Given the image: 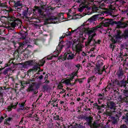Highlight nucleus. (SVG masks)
Instances as JSON below:
<instances>
[{
	"mask_svg": "<svg viewBox=\"0 0 128 128\" xmlns=\"http://www.w3.org/2000/svg\"><path fill=\"white\" fill-rule=\"evenodd\" d=\"M98 26L94 27L88 30V34L89 36L88 42H86L85 43L86 46H88V44H90L92 42V40L94 36H96V30H98Z\"/></svg>",
	"mask_w": 128,
	"mask_h": 128,
	"instance_id": "nucleus-1",
	"label": "nucleus"
},
{
	"mask_svg": "<svg viewBox=\"0 0 128 128\" xmlns=\"http://www.w3.org/2000/svg\"><path fill=\"white\" fill-rule=\"evenodd\" d=\"M8 26L10 28H14L16 26H18L22 24V21L20 20L16 19L14 17H8Z\"/></svg>",
	"mask_w": 128,
	"mask_h": 128,
	"instance_id": "nucleus-2",
	"label": "nucleus"
},
{
	"mask_svg": "<svg viewBox=\"0 0 128 128\" xmlns=\"http://www.w3.org/2000/svg\"><path fill=\"white\" fill-rule=\"evenodd\" d=\"M106 66H104L103 70L100 69V64H98L96 66V68H94V71L96 72H98L99 74H102L104 70H106L104 68Z\"/></svg>",
	"mask_w": 128,
	"mask_h": 128,
	"instance_id": "nucleus-3",
	"label": "nucleus"
},
{
	"mask_svg": "<svg viewBox=\"0 0 128 128\" xmlns=\"http://www.w3.org/2000/svg\"><path fill=\"white\" fill-rule=\"evenodd\" d=\"M63 48V46H58L57 47H56V51L54 52V54H56V55H54L53 56L54 58H56V56H58V54H60V52H61L62 50V48Z\"/></svg>",
	"mask_w": 128,
	"mask_h": 128,
	"instance_id": "nucleus-4",
	"label": "nucleus"
},
{
	"mask_svg": "<svg viewBox=\"0 0 128 128\" xmlns=\"http://www.w3.org/2000/svg\"><path fill=\"white\" fill-rule=\"evenodd\" d=\"M65 60H72L74 58V54L72 53H65L64 54Z\"/></svg>",
	"mask_w": 128,
	"mask_h": 128,
	"instance_id": "nucleus-5",
	"label": "nucleus"
},
{
	"mask_svg": "<svg viewBox=\"0 0 128 128\" xmlns=\"http://www.w3.org/2000/svg\"><path fill=\"white\" fill-rule=\"evenodd\" d=\"M120 34H118L117 35L114 36L112 41L116 43L120 42Z\"/></svg>",
	"mask_w": 128,
	"mask_h": 128,
	"instance_id": "nucleus-6",
	"label": "nucleus"
},
{
	"mask_svg": "<svg viewBox=\"0 0 128 128\" xmlns=\"http://www.w3.org/2000/svg\"><path fill=\"white\" fill-rule=\"evenodd\" d=\"M84 48V46L81 44H78L76 46V52H82V49Z\"/></svg>",
	"mask_w": 128,
	"mask_h": 128,
	"instance_id": "nucleus-7",
	"label": "nucleus"
},
{
	"mask_svg": "<svg viewBox=\"0 0 128 128\" xmlns=\"http://www.w3.org/2000/svg\"><path fill=\"white\" fill-rule=\"evenodd\" d=\"M73 77H71L70 78L68 79H63L61 80L62 84H68L72 80Z\"/></svg>",
	"mask_w": 128,
	"mask_h": 128,
	"instance_id": "nucleus-8",
	"label": "nucleus"
},
{
	"mask_svg": "<svg viewBox=\"0 0 128 128\" xmlns=\"http://www.w3.org/2000/svg\"><path fill=\"white\" fill-rule=\"evenodd\" d=\"M32 60L27 61L24 64L23 68H26L28 66H32Z\"/></svg>",
	"mask_w": 128,
	"mask_h": 128,
	"instance_id": "nucleus-9",
	"label": "nucleus"
},
{
	"mask_svg": "<svg viewBox=\"0 0 128 128\" xmlns=\"http://www.w3.org/2000/svg\"><path fill=\"white\" fill-rule=\"evenodd\" d=\"M10 120H12V118H6L4 121V124H6V126H10Z\"/></svg>",
	"mask_w": 128,
	"mask_h": 128,
	"instance_id": "nucleus-10",
	"label": "nucleus"
},
{
	"mask_svg": "<svg viewBox=\"0 0 128 128\" xmlns=\"http://www.w3.org/2000/svg\"><path fill=\"white\" fill-rule=\"evenodd\" d=\"M20 46L26 48L28 46V44L27 42H23L22 43L20 44Z\"/></svg>",
	"mask_w": 128,
	"mask_h": 128,
	"instance_id": "nucleus-11",
	"label": "nucleus"
},
{
	"mask_svg": "<svg viewBox=\"0 0 128 128\" xmlns=\"http://www.w3.org/2000/svg\"><path fill=\"white\" fill-rule=\"evenodd\" d=\"M114 106H116V104L113 102H111L108 104V107L111 110H112L114 108Z\"/></svg>",
	"mask_w": 128,
	"mask_h": 128,
	"instance_id": "nucleus-12",
	"label": "nucleus"
},
{
	"mask_svg": "<svg viewBox=\"0 0 128 128\" xmlns=\"http://www.w3.org/2000/svg\"><path fill=\"white\" fill-rule=\"evenodd\" d=\"M15 6V8H18V6H22V4H20V2H18L16 3L15 2H14Z\"/></svg>",
	"mask_w": 128,
	"mask_h": 128,
	"instance_id": "nucleus-13",
	"label": "nucleus"
},
{
	"mask_svg": "<svg viewBox=\"0 0 128 128\" xmlns=\"http://www.w3.org/2000/svg\"><path fill=\"white\" fill-rule=\"evenodd\" d=\"M96 17L95 16H92L88 20L90 22H96Z\"/></svg>",
	"mask_w": 128,
	"mask_h": 128,
	"instance_id": "nucleus-14",
	"label": "nucleus"
},
{
	"mask_svg": "<svg viewBox=\"0 0 128 128\" xmlns=\"http://www.w3.org/2000/svg\"><path fill=\"white\" fill-rule=\"evenodd\" d=\"M112 20H107L105 22V24H106V26H110V24H111L110 22H112Z\"/></svg>",
	"mask_w": 128,
	"mask_h": 128,
	"instance_id": "nucleus-15",
	"label": "nucleus"
},
{
	"mask_svg": "<svg viewBox=\"0 0 128 128\" xmlns=\"http://www.w3.org/2000/svg\"><path fill=\"white\" fill-rule=\"evenodd\" d=\"M62 88H64V86L62 83H60L58 86V88L59 90H62Z\"/></svg>",
	"mask_w": 128,
	"mask_h": 128,
	"instance_id": "nucleus-16",
	"label": "nucleus"
},
{
	"mask_svg": "<svg viewBox=\"0 0 128 128\" xmlns=\"http://www.w3.org/2000/svg\"><path fill=\"white\" fill-rule=\"evenodd\" d=\"M40 62H41V64H40V66H44V63L46 62V60H44V59H42Z\"/></svg>",
	"mask_w": 128,
	"mask_h": 128,
	"instance_id": "nucleus-17",
	"label": "nucleus"
},
{
	"mask_svg": "<svg viewBox=\"0 0 128 128\" xmlns=\"http://www.w3.org/2000/svg\"><path fill=\"white\" fill-rule=\"evenodd\" d=\"M6 3H0V6H2V8H6Z\"/></svg>",
	"mask_w": 128,
	"mask_h": 128,
	"instance_id": "nucleus-18",
	"label": "nucleus"
},
{
	"mask_svg": "<svg viewBox=\"0 0 128 128\" xmlns=\"http://www.w3.org/2000/svg\"><path fill=\"white\" fill-rule=\"evenodd\" d=\"M76 76V72H74L72 74H71L70 76L71 78L73 77L72 80H74V76Z\"/></svg>",
	"mask_w": 128,
	"mask_h": 128,
	"instance_id": "nucleus-19",
	"label": "nucleus"
},
{
	"mask_svg": "<svg viewBox=\"0 0 128 128\" xmlns=\"http://www.w3.org/2000/svg\"><path fill=\"white\" fill-rule=\"evenodd\" d=\"M36 10H37L38 12V14H42V10L40 8H38V9Z\"/></svg>",
	"mask_w": 128,
	"mask_h": 128,
	"instance_id": "nucleus-20",
	"label": "nucleus"
},
{
	"mask_svg": "<svg viewBox=\"0 0 128 128\" xmlns=\"http://www.w3.org/2000/svg\"><path fill=\"white\" fill-rule=\"evenodd\" d=\"M66 36H72V32H67L66 34Z\"/></svg>",
	"mask_w": 128,
	"mask_h": 128,
	"instance_id": "nucleus-21",
	"label": "nucleus"
},
{
	"mask_svg": "<svg viewBox=\"0 0 128 128\" xmlns=\"http://www.w3.org/2000/svg\"><path fill=\"white\" fill-rule=\"evenodd\" d=\"M14 108V106H9L8 108V112H10V110H12V108Z\"/></svg>",
	"mask_w": 128,
	"mask_h": 128,
	"instance_id": "nucleus-22",
	"label": "nucleus"
},
{
	"mask_svg": "<svg viewBox=\"0 0 128 128\" xmlns=\"http://www.w3.org/2000/svg\"><path fill=\"white\" fill-rule=\"evenodd\" d=\"M4 117L3 116H1L0 118V124L2 123V120H4Z\"/></svg>",
	"mask_w": 128,
	"mask_h": 128,
	"instance_id": "nucleus-23",
	"label": "nucleus"
},
{
	"mask_svg": "<svg viewBox=\"0 0 128 128\" xmlns=\"http://www.w3.org/2000/svg\"><path fill=\"white\" fill-rule=\"evenodd\" d=\"M24 106V102H23L20 104V108H22Z\"/></svg>",
	"mask_w": 128,
	"mask_h": 128,
	"instance_id": "nucleus-24",
	"label": "nucleus"
},
{
	"mask_svg": "<svg viewBox=\"0 0 128 128\" xmlns=\"http://www.w3.org/2000/svg\"><path fill=\"white\" fill-rule=\"evenodd\" d=\"M66 36V34H64L62 36L60 37V39L62 40V38H64Z\"/></svg>",
	"mask_w": 128,
	"mask_h": 128,
	"instance_id": "nucleus-25",
	"label": "nucleus"
},
{
	"mask_svg": "<svg viewBox=\"0 0 128 128\" xmlns=\"http://www.w3.org/2000/svg\"><path fill=\"white\" fill-rule=\"evenodd\" d=\"M48 19H46V21H45L44 24H48Z\"/></svg>",
	"mask_w": 128,
	"mask_h": 128,
	"instance_id": "nucleus-26",
	"label": "nucleus"
},
{
	"mask_svg": "<svg viewBox=\"0 0 128 128\" xmlns=\"http://www.w3.org/2000/svg\"><path fill=\"white\" fill-rule=\"evenodd\" d=\"M120 128H126V125H122L120 126Z\"/></svg>",
	"mask_w": 128,
	"mask_h": 128,
	"instance_id": "nucleus-27",
	"label": "nucleus"
},
{
	"mask_svg": "<svg viewBox=\"0 0 128 128\" xmlns=\"http://www.w3.org/2000/svg\"><path fill=\"white\" fill-rule=\"evenodd\" d=\"M82 34H83L82 32L81 33H80V35H79L80 38H82Z\"/></svg>",
	"mask_w": 128,
	"mask_h": 128,
	"instance_id": "nucleus-28",
	"label": "nucleus"
},
{
	"mask_svg": "<svg viewBox=\"0 0 128 128\" xmlns=\"http://www.w3.org/2000/svg\"><path fill=\"white\" fill-rule=\"evenodd\" d=\"M66 90H64L62 89V90L60 92V94H64Z\"/></svg>",
	"mask_w": 128,
	"mask_h": 128,
	"instance_id": "nucleus-29",
	"label": "nucleus"
},
{
	"mask_svg": "<svg viewBox=\"0 0 128 128\" xmlns=\"http://www.w3.org/2000/svg\"><path fill=\"white\" fill-rule=\"evenodd\" d=\"M43 78H44V76H42L41 75V76H40L38 77V78H39L40 80H42Z\"/></svg>",
	"mask_w": 128,
	"mask_h": 128,
	"instance_id": "nucleus-30",
	"label": "nucleus"
},
{
	"mask_svg": "<svg viewBox=\"0 0 128 128\" xmlns=\"http://www.w3.org/2000/svg\"><path fill=\"white\" fill-rule=\"evenodd\" d=\"M60 18H64V14L63 13H62L61 14H60Z\"/></svg>",
	"mask_w": 128,
	"mask_h": 128,
	"instance_id": "nucleus-31",
	"label": "nucleus"
},
{
	"mask_svg": "<svg viewBox=\"0 0 128 128\" xmlns=\"http://www.w3.org/2000/svg\"><path fill=\"white\" fill-rule=\"evenodd\" d=\"M8 74V70H5L4 72V74Z\"/></svg>",
	"mask_w": 128,
	"mask_h": 128,
	"instance_id": "nucleus-32",
	"label": "nucleus"
},
{
	"mask_svg": "<svg viewBox=\"0 0 128 128\" xmlns=\"http://www.w3.org/2000/svg\"><path fill=\"white\" fill-rule=\"evenodd\" d=\"M78 10H79L80 12H82V8H78Z\"/></svg>",
	"mask_w": 128,
	"mask_h": 128,
	"instance_id": "nucleus-33",
	"label": "nucleus"
},
{
	"mask_svg": "<svg viewBox=\"0 0 128 128\" xmlns=\"http://www.w3.org/2000/svg\"><path fill=\"white\" fill-rule=\"evenodd\" d=\"M90 80H92V78H89L88 79V82H90Z\"/></svg>",
	"mask_w": 128,
	"mask_h": 128,
	"instance_id": "nucleus-34",
	"label": "nucleus"
},
{
	"mask_svg": "<svg viewBox=\"0 0 128 128\" xmlns=\"http://www.w3.org/2000/svg\"><path fill=\"white\" fill-rule=\"evenodd\" d=\"M70 104H71V106H74V102H70Z\"/></svg>",
	"mask_w": 128,
	"mask_h": 128,
	"instance_id": "nucleus-35",
	"label": "nucleus"
},
{
	"mask_svg": "<svg viewBox=\"0 0 128 128\" xmlns=\"http://www.w3.org/2000/svg\"><path fill=\"white\" fill-rule=\"evenodd\" d=\"M100 40H98L97 41V44H100Z\"/></svg>",
	"mask_w": 128,
	"mask_h": 128,
	"instance_id": "nucleus-36",
	"label": "nucleus"
},
{
	"mask_svg": "<svg viewBox=\"0 0 128 128\" xmlns=\"http://www.w3.org/2000/svg\"><path fill=\"white\" fill-rule=\"evenodd\" d=\"M48 60H52V56H51L50 58H48Z\"/></svg>",
	"mask_w": 128,
	"mask_h": 128,
	"instance_id": "nucleus-37",
	"label": "nucleus"
},
{
	"mask_svg": "<svg viewBox=\"0 0 128 128\" xmlns=\"http://www.w3.org/2000/svg\"><path fill=\"white\" fill-rule=\"evenodd\" d=\"M60 102V104H64V102H63V101H61Z\"/></svg>",
	"mask_w": 128,
	"mask_h": 128,
	"instance_id": "nucleus-38",
	"label": "nucleus"
},
{
	"mask_svg": "<svg viewBox=\"0 0 128 128\" xmlns=\"http://www.w3.org/2000/svg\"><path fill=\"white\" fill-rule=\"evenodd\" d=\"M105 0V2H110V0Z\"/></svg>",
	"mask_w": 128,
	"mask_h": 128,
	"instance_id": "nucleus-39",
	"label": "nucleus"
},
{
	"mask_svg": "<svg viewBox=\"0 0 128 128\" xmlns=\"http://www.w3.org/2000/svg\"><path fill=\"white\" fill-rule=\"evenodd\" d=\"M8 64H6L5 65V68H6V67H8Z\"/></svg>",
	"mask_w": 128,
	"mask_h": 128,
	"instance_id": "nucleus-40",
	"label": "nucleus"
},
{
	"mask_svg": "<svg viewBox=\"0 0 128 128\" xmlns=\"http://www.w3.org/2000/svg\"><path fill=\"white\" fill-rule=\"evenodd\" d=\"M80 66V65H77L76 66V68H78V67Z\"/></svg>",
	"mask_w": 128,
	"mask_h": 128,
	"instance_id": "nucleus-41",
	"label": "nucleus"
},
{
	"mask_svg": "<svg viewBox=\"0 0 128 128\" xmlns=\"http://www.w3.org/2000/svg\"><path fill=\"white\" fill-rule=\"evenodd\" d=\"M96 10H98L99 8H96Z\"/></svg>",
	"mask_w": 128,
	"mask_h": 128,
	"instance_id": "nucleus-42",
	"label": "nucleus"
},
{
	"mask_svg": "<svg viewBox=\"0 0 128 128\" xmlns=\"http://www.w3.org/2000/svg\"><path fill=\"white\" fill-rule=\"evenodd\" d=\"M76 32V30H74V31H73V32Z\"/></svg>",
	"mask_w": 128,
	"mask_h": 128,
	"instance_id": "nucleus-43",
	"label": "nucleus"
},
{
	"mask_svg": "<svg viewBox=\"0 0 128 128\" xmlns=\"http://www.w3.org/2000/svg\"><path fill=\"white\" fill-rule=\"evenodd\" d=\"M10 2H11V1H10V2H9L10 4Z\"/></svg>",
	"mask_w": 128,
	"mask_h": 128,
	"instance_id": "nucleus-44",
	"label": "nucleus"
},
{
	"mask_svg": "<svg viewBox=\"0 0 128 128\" xmlns=\"http://www.w3.org/2000/svg\"><path fill=\"white\" fill-rule=\"evenodd\" d=\"M2 64V62H0V64Z\"/></svg>",
	"mask_w": 128,
	"mask_h": 128,
	"instance_id": "nucleus-45",
	"label": "nucleus"
},
{
	"mask_svg": "<svg viewBox=\"0 0 128 128\" xmlns=\"http://www.w3.org/2000/svg\"><path fill=\"white\" fill-rule=\"evenodd\" d=\"M92 2H94V0H91Z\"/></svg>",
	"mask_w": 128,
	"mask_h": 128,
	"instance_id": "nucleus-46",
	"label": "nucleus"
},
{
	"mask_svg": "<svg viewBox=\"0 0 128 128\" xmlns=\"http://www.w3.org/2000/svg\"><path fill=\"white\" fill-rule=\"evenodd\" d=\"M46 82H48V81H46Z\"/></svg>",
	"mask_w": 128,
	"mask_h": 128,
	"instance_id": "nucleus-47",
	"label": "nucleus"
},
{
	"mask_svg": "<svg viewBox=\"0 0 128 128\" xmlns=\"http://www.w3.org/2000/svg\"><path fill=\"white\" fill-rule=\"evenodd\" d=\"M99 8H100V6H99Z\"/></svg>",
	"mask_w": 128,
	"mask_h": 128,
	"instance_id": "nucleus-48",
	"label": "nucleus"
},
{
	"mask_svg": "<svg viewBox=\"0 0 128 128\" xmlns=\"http://www.w3.org/2000/svg\"><path fill=\"white\" fill-rule=\"evenodd\" d=\"M86 40V38H84V40Z\"/></svg>",
	"mask_w": 128,
	"mask_h": 128,
	"instance_id": "nucleus-49",
	"label": "nucleus"
},
{
	"mask_svg": "<svg viewBox=\"0 0 128 128\" xmlns=\"http://www.w3.org/2000/svg\"><path fill=\"white\" fill-rule=\"evenodd\" d=\"M100 96H102V94H100Z\"/></svg>",
	"mask_w": 128,
	"mask_h": 128,
	"instance_id": "nucleus-50",
	"label": "nucleus"
}]
</instances>
